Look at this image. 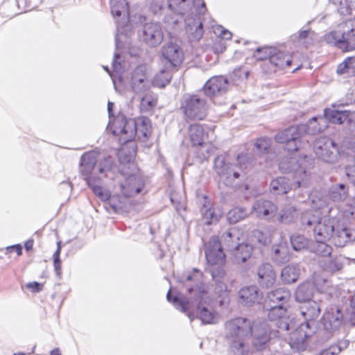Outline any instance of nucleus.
I'll list each match as a JSON object with an SVG mask.
<instances>
[{"label":"nucleus","mask_w":355,"mask_h":355,"mask_svg":"<svg viewBox=\"0 0 355 355\" xmlns=\"http://www.w3.org/2000/svg\"><path fill=\"white\" fill-rule=\"evenodd\" d=\"M60 247L58 248L53 254V266L57 275H60L61 273V261L60 259Z\"/></svg>","instance_id":"6e6d98bb"},{"label":"nucleus","mask_w":355,"mask_h":355,"mask_svg":"<svg viewBox=\"0 0 355 355\" xmlns=\"http://www.w3.org/2000/svg\"><path fill=\"white\" fill-rule=\"evenodd\" d=\"M270 188L275 194L286 193L289 189V180L285 177H279L270 182Z\"/></svg>","instance_id":"58836bf2"},{"label":"nucleus","mask_w":355,"mask_h":355,"mask_svg":"<svg viewBox=\"0 0 355 355\" xmlns=\"http://www.w3.org/2000/svg\"><path fill=\"white\" fill-rule=\"evenodd\" d=\"M324 116L323 118L326 121L328 120L333 123L342 124L348 117V114L347 111H338L328 108L324 110Z\"/></svg>","instance_id":"e433bc0d"},{"label":"nucleus","mask_w":355,"mask_h":355,"mask_svg":"<svg viewBox=\"0 0 355 355\" xmlns=\"http://www.w3.org/2000/svg\"><path fill=\"white\" fill-rule=\"evenodd\" d=\"M351 233L347 228L336 229V233L332 236V240L335 245L343 247L351 239Z\"/></svg>","instance_id":"a19ab883"},{"label":"nucleus","mask_w":355,"mask_h":355,"mask_svg":"<svg viewBox=\"0 0 355 355\" xmlns=\"http://www.w3.org/2000/svg\"><path fill=\"white\" fill-rule=\"evenodd\" d=\"M168 6L182 15H186L191 9L187 3V0H168Z\"/></svg>","instance_id":"de8ad7c7"},{"label":"nucleus","mask_w":355,"mask_h":355,"mask_svg":"<svg viewBox=\"0 0 355 355\" xmlns=\"http://www.w3.org/2000/svg\"><path fill=\"white\" fill-rule=\"evenodd\" d=\"M218 31H220V35L225 40H230L232 37V33L227 30L223 29V27H218Z\"/></svg>","instance_id":"338daca9"},{"label":"nucleus","mask_w":355,"mask_h":355,"mask_svg":"<svg viewBox=\"0 0 355 355\" xmlns=\"http://www.w3.org/2000/svg\"><path fill=\"white\" fill-rule=\"evenodd\" d=\"M231 251L232 252L234 261L236 263H242L251 257L252 247L248 244L239 243L237 246Z\"/></svg>","instance_id":"2f4dec72"},{"label":"nucleus","mask_w":355,"mask_h":355,"mask_svg":"<svg viewBox=\"0 0 355 355\" xmlns=\"http://www.w3.org/2000/svg\"><path fill=\"white\" fill-rule=\"evenodd\" d=\"M227 336L232 339V351L234 355H246L248 347L245 339L252 333L251 321L243 318H237L226 322Z\"/></svg>","instance_id":"7ed1b4c3"},{"label":"nucleus","mask_w":355,"mask_h":355,"mask_svg":"<svg viewBox=\"0 0 355 355\" xmlns=\"http://www.w3.org/2000/svg\"><path fill=\"white\" fill-rule=\"evenodd\" d=\"M291 243L293 248L298 251L306 248L309 241L304 236L296 234L291 237Z\"/></svg>","instance_id":"49530a36"},{"label":"nucleus","mask_w":355,"mask_h":355,"mask_svg":"<svg viewBox=\"0 0 355 355\" xmlns=\"http://www.w3.org/2000/svg\"><path fill=\"white\" fill-rule=\"evenodd\" d=\"M271 144L270 139L268 138H260L254 144V148L259 153H264L268 150Z\"/></svg>","instance_id":"864d4df0"},{"label":"nucleus","mask_w":355,"mask_h":355,"mask_svg":"<svg viewBox=\"0 0 355 355\" xmlns=\"http://www.w3.org/2000/svg\"><path fill=\"white\" fill-rule=\"evenodd\" d=\"M328 195L333 201H343L348 196V188L344 184H334L329 188Z\"/></svg>","instance_id":"c9c22d12"},{"label":"nucleus","mask_w":355,"mask_h":355,"mask_svg":"<svg viewBox=\"0 0 355 355\" xmlns=\"http://www.w3.org/2000/svg\"><path fill=\"white\" fill-rule=\"evenodd\" d=\"M279 168L284 172L294 173L295 182L293 187L295 190L301 187H307V182L305 180L306 172L302 167L298 166L295 158H290L288 163L286 161H282L279 164Z\"/></svg>","instance_id":"f3484780"},{"label":"nucleus","mask_w":355,"mask_h":355,"mask_svg":"<svg viewBox=\"0 0 355 355\" xmlns=\"http://www.w3.org/2000/svg\"><path fill=\"white\" fill-rule=\"evenodd\" d=\"M141 37L150 47L159 46L164 40V32L158 23H146L143 26Z\"/></svg>","instance_id":"2eb2a0df"},{"label":"nucleus","mask_w":355,"mask_h":355,"mask_svg":"<svg viewBox=\"0 0 355 355\" xmlns=\"http://www.w3.org/2000/svg\"><path fill=\"white\" fill-rule=\"evenodd\" d=\"M317 157L324 162L333 164L338 158V149L336 143L329 137L317 139L313 145Z\"/></svg>","instance_id":"1a4fd4ad"},{"label":"nucleus","mask_w":355,"mask_h":355,"mask_svg":"<svg viewBox=\"0 0 355 355\" xmlns=\"http://www.w3.org/2000/svg\"><path fill=\"white\" fill-rule=\"evenodd\" d=\"M302 137L299 125L291 126L277 133L275 140L279 143L286 144L288 151H296L299 149L300 139Z\"/></svg>","instance_id":"4468645a"},{"label":"nucleus","mask_w":355,"mask_h":355,"mask_svg":"<svg viewBox=\"0 0 355 355\" xmlns=\"http://www.w3.org/2000/svg\"><path fill=\"white\" fill-rule=\"evenodd\" d=\"M277 210V206L270 200L258 199L252 205L251 214L259 218H272Z\"/></svg>","instance_id":"aec40b11"},{"label":"nucleus","mask_w":355,"mask_h":355,"mask_svg":"<svg viewBox=\"0 0 355 355\" xmlns=\"http://www.w3.org/2000/svg\"><path fill=\"white\" fill-rule=\"evenodd\" d=\"M318 244L315 248V252L318 255L327 257L331 255L332 248L326 243V241H317Z\"/></svg>","instance_id":"3c124183"},{"label":"nucleus","mask_w":355,"mask_h":355,"mask_svg":"<svg viewBox=\"0 0 355 355\" xmlns=\"http://www.w3.org/2000/svg\"><path fill=\"white\" fill-rule=\"evenodd\" d=\"M180 110L187 121L203 120L207 115V101L198 94H185L182 98Z\"/></svg>","instance_id":"423d86ee"},{"label":"nucleus","mask_w":355,"mask_h":355,"mask_svg":"<svg viewBox=\"0 0 355 355\" xmlns=\"http://www.w3.org/2000/svg\"><path fill=\"white\" fill-rule=\"evenodd\" d=\"M242 303L250 306L259 303L262 295L258 288L255 286H250L242 288L239 293Z\"/></svg>","instance_id":"bb28decb"},{"label":"nucleus","mask_w":355,"mask_h":355,"mask_svg":"<svg viewBox=\"0 0 355 355\" xmlns=\"http://www.w3.org/2000/svg\"><path fill=\"white\" fill-rule=\"evenodd\" d=\"M346 175L351 182L355 185V164L346 168Z\"/></svg>","instance_id":"bf43d9fd"},{"label":"nucleus","mask_w":355,"mask_h":355,"mask_svg":"<svg viewBox=\"0 0 355 355\" xmlns=\"http://www.w3.org/2000/svg\"><path fill=\"white\" fill-rule=\"evenodd\" d=\"M249 214V211L243 207H234L227 214V220L230 223H236L244 219Z\"/></svg>","instance_id":"79ce46f5"},{"label":"nucleus","mask_w":355,"mask_h":355,"mask_svg":"<svg viewBox=\"0 0 355 355\" xmlns=\"http://www.w3.org/2000/svg\"><path fill=\"white\" fill-rule=\"evenodd\" d=\"M302 137L305 135H315L327 128L326 120L322 117H313L306 124L298 125Z\"/></svg>","instance_id":"b1692460"},{"label":"nucleus","mask_w":355,"mask_h":355,"mask_svg":"<svg viewBox=\"0 0 355 355\" xmlns=\"http://www.w3.org/2000/svg\"><path fill=\"white\" fill-rule=\"evenodd\" d=\"M205 256L211 265H223L225 261V254L223 250L221 243L218 237L213 236L205 243Z\"/></svg>","instance_id":"dca6fc26"},{"label":"nucleus","mask_w":355,"mask_h":355,"mask_svg":"<svg viewBox=\"0 0 355 355\" xmlns=\"http://www.w3.org/2000/svg\"><path fill=\"white\" fill-rule=\"evenodd\" d=\"M112 133L119 136L121 143L131 141L137 134V122L133 119H127L123 116H119L113 123Z\"/></svg>","instance_id":"9d476101"},{"label":"nucleus","mask_w":355,"mask_h":355,"mask_svg":"<svg viewBox=\"0 0 355 355\" xmlns=\"http://www.w3.org/2000/svg\"><path fill=\"white\" fill-rule=\"evenodd\" d=\"M264 307L267 309L268 317L270 321H278L282 319L286 313V309L284 306L282 305H272L264 304Z\"/></svg>","instance_id":"4c0bfd02"},{"label":"nucleus","mask_w":355,"mask_h":355,"mask_svg":"<svg viewBox=\"0 0 355 355\" xmlns=\"http://www.w3.org/2000/svg\"><path fill=\"white\" fill-rule=\"evenodd\" d=\"M277 326L282 330H289V324L288 323L287 318H286L285 316L277 321Z\"/></svg>","instance_id":"680f3d73"},{"label":"nucleus","mask_w":355,"mask_h":355,"mask_svg":"<svg viewBox=\"0 0 355 355\" xmlns=\"http://www.w3.org/2000/svg\"><path fill=\"white\" fill-rule=\"evenodd\" d=\"M239 231L235 228H232L224 232L221 236V241L226 248L231 251L239 244Z\"/></svg>","instance_id":"72a5a7b5"},{"label":"nucleus","mask_w":355,"mask_h":355,"mask_svg":"<svg viewBox=\"0 0 355 355\" xmlns=\"http://www.w3.org/2000/svg\"><path fill=\"white\" fill-rule=\"evenodd\" d=\"M247 158L243 155L237 156L236 164L227 163L224 156L218 155L214 159V170L224 184L232 187L236 180L244 173Z\"/></svg>","instance_id":"20e7f679"},{"label":"nucleus","mask_w":355,"mask_h":355,"mask_svg":"<svg viewBox=\"0 0 355 355\" xmlns=\"http://www.w3.org/2000/svg\"><path fill=\"white\" fill-rule=\"evenodd\" d=\"M328 43H333L345 51L355 49V28L343 31H333L325 35Z\"/></svg>","instance_id":"9b49d317"},{"label":"nucleus","mask_w":355,"mask_h":355,"mask_svg":"<svg viewBox=\"0 0 355 355\" xmlns=\"http://www.w3.org/2000/svg\"><path fill=\"white\" fill-rule=\"evenodd\" d=\"M290 298V291L286 288H279L268 293L267 300H266L264 304L267 303V304H269L270 303L272 305L282 304V306H284Z\"/></svg>","instance_id":"cd10ccee"},{"label":"nucleus","mask_w":355,"mask_h":355,"mask_svg":"<svg viewBox=\"0 0 355 355\" xmlns=\"http://www.w3.org/2000/svg\"><path fill=\"white\" fill-rule=\"evenodd\" d=\"M211 272L214 282L227 280L225 270L220 265L214 267L211 269Z\"/></svg>","instance_id":"603ef678"},{"label":"nucleus","mask_w":355,"mask_h":355,"mask_svg":"<svg viewBox=\"0 0 355 355\" xmlns=\"http://www.w3.org/2000/svg\"><path fill=\"white\" fill-rule=\"evenodd\" d=\"M202 0H193V7L198 12V15H193V12L184 19L185 29L187 37L191 42H198L202 37L204 30L202 21L200 15H203L207 9L205 2H202L200 7L196 8Z\"/></svg>","instance_id":"6e6552de"},{"label":"nucleus","mask_w":355,"mask_h":355,"mask_svg":"<svg viewBox=\"0 0 355 355\" xmlns=\"http://www.w3.org/2000/svg\"><path fill=\"white\" fill-rule=\"evenodd\" d=\"M302 315L310 322H306L300 326L291 335V346H296L299 349L306 347L307 339L311 336L313 331L311 330V322L315 320L321 312L318 303L315 301L306 302L300 308Z\"/></svg>","instance_id":"f03ea898"},{"label":"nucleus","mask_w":355,"mask_h":355,"mask_svg":"<svg viewBox=\"0 0 355 355\" xmlns=\"http://www.w3.org/2000/svg\"><path fill=\"white\" fill-rule=\"evenodd\" d=\"M227 281L214 282L215 286L214 288V297L222 298L223 300L228 297L229 291L227 290Z\"/></svg>","instance_id":"8fccbe9b"},{"label":"nucleus","mask_w":355,"mask_h":355,"mask_svg":"<svg viewBox=\"0 0 355 355\" xmlns=\"http://www.w3.org/2000/svg\"><path fill=\"white\" fill-rule=\"evenodd\" d=\"M121 191L125 197H131L141 191V184L138 177L130 175L120 184Z\"/></svg>","instance_id":"a878e982"},{"label":"nucleus","mask_w":355,"mask_h":355,"mask_svg":"<svg viewBox=\"0 0 355 355\" xmlns=\"http://www.w3.org/2000/svg\"><path fill=\"white\" fill-rule=\"evenodd\" d=\"M144 95L141 98V109L144 112H148L152 110L157 103V96L153 93H144Z\"/></svg>","instance_id":"37998d69"},{"label":"nucleus","mask_w":355,"mask_h":355,"mask_svg":"<svg viewBox=\"0 0 355 355\" xmlns=\"http://www.w3.org/2000/svg\"><path fill=\"white\" fill-rule=\"evenodd\" d=\"M171 77L172 76L168 71L161 70L155 76L152 84L158 87L163 88L170 83Z\"/></svg>","instance_id":"a18cd8bd"},{"label":"nucleus","mask_w":355,"mask_h":355,"mask_svg":"<svg viewBox=\"0 0 355 355\" xmlns=\"http://www.w3.org/2000/svg\"><path fill=\"white\" fill-rule=\"evenodd\" d=\"M265 51L267 55L266 56L258 57L260 60L268 59L270 64L277 69H282L289 67L292 62L291 56L282 51L272 47L258 48L257 52Z\"/></svg>","instance_id":"ddd939ff"},{"label":"nucleus","mask_w":355,"mask_h":355,"mask_svg":"<svg viewBox=\"0 0 355 355\" xmlns=\"http://www.w3.org/2000/svg\"><path fill=\"white\" fill-rule=\"evenodd\" d=\"M349 345V340H340L336 345H332L339 349V353L344 349H346Z\"/></svg>","instance_id":"69168bd1"},{"label":"nucleus","mask_w":355,"mask_h":355,"mask_svg":"<svg viewBox=\"0 0 355 355\" xmlns=\"http://www.w3.org/2000/svg\"><path fill=\"white\" fill-rule=\"evenodd\" d=\"M257 282L262 288L271 287L275 282L276 275L270 263H263L257 269Z\"/></svg>","instance_id":"393cba45"},{"label":"nucleus","mask_w":355,"mask_h":355,"mask_svg":"<svg viewBox=\"0 0 355 355\" xmlns=\"http://www.w3.org/2000/svg\"><path fill=\"white\" fill-rule=\"evenodd\" d=\"M300 275V268L297 264H288L282 270V280L287 284L295 282Z\"/></svg>","instance_id":"473e14b6"},{"label":"nucleus","mask_w":355,"mask_h":355,"mask_svg":"<svg viewBox=\"0 0 355 355\" xmlns=\"http://www.w3.org/2000/svg\"><path fill=\"white\" fill-rule=\"evenodd\" d=\"M188 292L190 297L189 301L187 302H184L178 296L172 298L171 290L168 291L166 298L181 311H188V316L191 320L196 317L203 324L214 323L217 315L211 305L212 300L209 295L205 285L200 284L195 288H189Z\"/></svg>","instance_id":"f257e3e1"},{"label":"nucleus","mask_w":355,"mask_h":355,"mask_svg":"<svg viewBox=\"0 0 355 355\" xmlns=\"http://www.w3.org/2000/svg\"><path fill=\"white\" fill-rule=\"evenodd\" d=\"M309 33V30L300 31L299 33V36H298L299 40L306 39L308 37Z\"/></svg>","instance_id":"774afa93"},{"label":"nucleus","mask_w":355,"mask_h":355,"mask_svg":"<svg viewBox=\"0 0 355 355\" xmlns=\"http://www.w3.org/2000/svg\"><path fill=\"white\" fill-rule=\"evenodd\" d=\"M302 224L313 227L314 236L316 241H327L333 236L335 231L336 220L329 216L321 218L311 212H306L301 218Z\"/></svg>","instance_id":"39448f33"},{"label":"nucleus","mask_w":355,"mask_h":355,"mask_svg":"<svg viewBox=\"0 0 355 355\" xmlns=\"http://www.w3.org/2000/svg\"><path fill=\"white\" fill-rule=\"evenodd\" d=\"M135 121L137 122L136 136H137L140 140L145 141L151 133L149 121L146 119H139Z\"/></svg>","instance_id":"ea45409f"},{"label":"nucleus","mask_w":355,"mask_h":355,"mask_svg":"<svg viewBox=\"0 0 355 355\" xmlns=\"http://www.w3.org/2000/svg\"><path fill=\"white\" fill-rule=\"evenodd\" d=\"M95 182L96 180H93L92 178H89L87 180V184L92 188L95 195L103 201L110 200V205L114 209H121L122 206L115 202V197L111 198L110 193L101 187L96 185Z\"/></svg>","instance_id":"c85d7f7f"},{"label":"nucleus","mask_w":355,"mask_h":355,"mask_svg":"<svg viewBox=\"0 0 355 355\" xmlns=\"http://www.w3.org/2000/svg\"><path fill=\"white\" fill-rule=\"evenodd\" d=\"M228 80L222 76H214L205 83L203 90L208 96L222 94L227 90Z\"/></svg>","instance_id":"4be33fe9"},{"label":"nucleus","mask_w":355,"mask_h":355,"mask_svg":"<svg viewBox=\"0 0 355 355\" xmlns=\"http://www.w3.org/2000/svg\"><path fill=\"white\" fill-rule=\"evenodd\" d=\"M98 154L94 151H90L84 153L80 159V171L84 176V179L87 181L88 178H92L93 180L96 178L100 179L98 176L110 171L111 170L113 162L111 157H107L104 159L103 164L100 163L97 168L95 167L98 160Z\"/></svg>","instance_id":"0eeeda50"},{"label":"nucleus","mask_w":355,"mask_h":355,"mask_svg":"<svg viewBox=\"0 0 355 355\" xmlns=\"http://www.w3.org/2000/svg\"><path fill=\"white\" fill-rule=\"evenodd\" d=\"M162 54L163 58L173 67L180 64L183 59L181 48L173 42H168L162 47Z\"/></svg>","instance_id":"5701e85b"},{"label":"nucleus","mask_w":355,"mask_h":355,"mask_svg":"<svg viewBox=\"0 0 355 355\" xmlns=\"http://www.w3.org/2000/svg\"><path fill=\"white\" fill-rule=\"evenodd\" d=\"M110 8L112 15L115 17H121V21H116L117 31L120 32V27L127 26L129 21L128 3L126 0H111Z\"/></svg>","instance_id":"412c9836"},{"label":"nucleus","mask_w":355,"mask_h":355,"mask_svg":"<svg viewBox=\"0 0 355 355\" xmlns=\"http://www.w3.org/2000/svg\"><path fill=\"white\" fill-rule=\"evenodd\" d=\"M339 354V349L331 345L329 348L322 350L316 355H337Z\"/></svg>","instance_id":"13d9d810"},{"label":"nucleus","mask_w":355,"mask_h":355,"mask_svg":"<svg viewBox=\"0 0 355 355\" xmlns=\"http://www.w3.org/2000/svg\"><path fill=\"white\" fill-rule=\"evenodd\" d=\"M132 91L137 94H144L150 89L152 83L146 73V67L137 66L132 71L130 78Z\"/></svg>","instance_id":"f8f14e48"},{"label":"nucleus","mask_w":355,"mask_h":355,"mask_svg":"<svg viewBox=\"0 0 355 355\" xmlns=\"http://www.w3.org/2000/svg\"><path fill=\"white\" fill-rule=\"evenodd\" d=\"M318 264L322 270L329 273H335L343 268V263L339 258H332L330 256L320 259Z\"/></svg>","instance_id":"7c9ffc66"},{"label":"nucleus","mask_w":355,"mask_h":355,"mask_svg":"<svg viewBox=\"0 0 355 355\" xmlns=\"http://www.w3.org/2000/svg\"><path fill=\"white\" fill-rule=\"evenodd\" d=\"M203 219L207 225H210L218 221L221 215L220 213L216 214L214 209L209 208L206 209L204 207L201 210Z\"/></svg>","instance_id":"09e8293b"},{"label":"nucleus","mask_w":355,"mask_h":355,"mask_svg":"<svg viewBox=\"0 0 355 355\" xmlns=\"http://www.w3.org/2000/svg\"><path fill=\"white\" fill-rule=\"evenodd\" d=\"M120 59V55L118 53L114 54V60H113V68L115 71H119L121 69V62L118 60Z\"/></svg>","instance_id":"e2e57ef3"},{"label":"nucleus","mask_w":355,"mask_h":355,"mask_svg":"<svg viewBox=\"0 0 355 355\" xmlns=\"http://www.w3.org/2000/svg\"><path fill=\"white\" fill-rule=\"evenodd\" d=\"M194 271H195L196 274L191 275V274L188 273V274L184 275L181 278L178 279L177 281L179 282H182V283H185L186 282H190V281H196L198 279V278L201 275V273L197 269H195Z\"/></svg>","instance_id":"4d7b16f0"},{"label":"nucleus","mask_w":355,"mask_h":355,"mask_svg":"<svg viewBox=\"0 0 355 355\" xmlns=\"http://www.w3.org/2000/svg\"><path fill=\"white\" fill-rule=\"evenodd\" d=\"M270 328L266 323L254 324L252 329L253 336L252 344L257 351H261L268 347L270 336L269 334Z\"/></svg>","instance_id":"a211bd4d"},{"label":"nucleus","mask_w":355,"mask_h":355,"mask_svg":"<svg viewBox=\"0 0 355 355\" xmlns=\"http://www.w3.org/2000/svg\"><path fill=\"white\" fill-rule=\"evenodd\" d=\"M343 320V315L340 309L336 306H329L322 318L323 326L329 331L338 329L342 325Z\"/></svg>","instance_id":"6ab92c4d"},{"label":"nucleus","mask_w":355,"mask_h":355,"mask_svg":"<svg viewBox=\"0 0 355 355\" xmlns=\"http://www.w3.org/2000/svg\"><path fill=\"white\" fill-rule=\"evenodd\" d=\"M314 286L310 282L301 284L296 289L295 299L301 303H306L312 300L313 296Z\"/></svg>","instance_id":"c756f323"},{"label":"nucleus","mask_w":355,"mask_h":355,"mask_svg":"<svg viewBox=\"0 0 355 355\" xmlns=\"http://www.w3.org/2000/svg\"><path fill=\"white\" fill-rule=\"evenodd\" d=\"M189 135L193 146H202L205 141L204 128L201 125L194 123L190 125Z\"/></svg>","instance_id":"f704fd0d"},{"label":"nucleus","mask_w":355,"mask_h":355,"mask_svg":"<svg viewBox=\"0 0 355 355\" xmlns=\"http://www.w3.org/2000/svg\"><path fill=\"white\" fill-rule=\"evenodd\" d=\"M353 60L351 58H346L341 64L338 66L337 73L338 74H344L345 73H352V71L349 68L350 61Z\"/></svg>","instance_id":"5fc2aeb1"},{"label":"nucleus","mask_w":355,"mask_h":355,"mask_svg":"<svg viewBox=\"0 0 355 355\" xmlns=\"http://www.w3.org/2000/svg\"><path fill=\"white\" fill-rule=\"evenodd\" d=\"M26 287L28 289H31L33 292H39L42 290V284L37 282H33L27 284Z\"/></svg>","instance_id":"052dcab7"},{"label":"nucleus","mask_w":355,"mask_h":355,"mask_svg":"<svg viewBox=\"0 0 355 355\" xmlns=\"http://www.w3.org/2000/svg\"><path fill=\"white\" fill-rule=\"evenodd\" d=\"M297 216V211L293 206H288L279 213V220L284 223H290L294 221Z\"/></svg>","instance_id":"c03bdc74"},{"label":"nucleus","mask_w":355,"mask_h":355,"mask_svg":"<svg viewBox=\"0 0 355 355\" xmlns=\"http://www.w3.org/2000/svg\"><path fill=\"white\" fill-rule=\"evenodd\" d=\"M312 207L315 209H319L325 206V202L322 200L319 199L316 200L315 199L311 200Z\"/></svg>","instance_id":"0e129e2a"}]
</instances>
